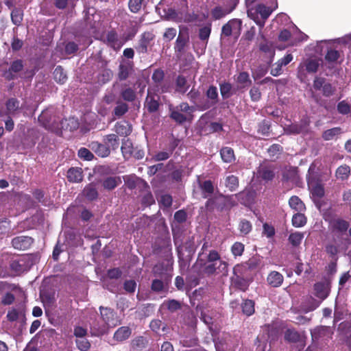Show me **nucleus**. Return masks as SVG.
Listing matches in <instances>:
<instances>
[{
	"label": "nucleus",
	"mask_w": 351,
	"mask_h": 351,
	"mask_svg": "<svg viewBox=\"0 0 351 351\" xmlns=\"http://www.w3.org/2000/svg\"><path fill=\"white\" fill-rule=\"evenodd\" d=\"M101 317L104 324L99 325L97 322H93L91 325L92 335L94 336H100L104 334L107 330V326H115L119 322L117 319L116 313L108 307H99Z\"/></svg>",
	"instance_id": "obj_1"
},
{
	"label": "nucleus",
	"mask_w": 351,
	"mask_h": 351,
	"mask_svg": "<svg viewBox=\"0 0 351 351\" xmlns=\"http://www.w3.org/2000/svg\"><path fill=\"white\" fill-rule=\"evenodd\" d=\"M38 121L47 130L58 132L63 128L64 122H58V119L54 115L51 109L43 110L38 117Z\"/></svg>",
	"instance_id": "obj_2"
},
{
	"label": "nucleus",
	"mask_w": 351,
	"mask_h": 351,
	"mask_svg": "<svg viewBox=\"0 0 351 351\" xmlns=\"http://www.w3.org/2000/svg\"><path fill=\"white\" fill-rule=\"evenodd\" d=\"M206 97L208 101L202 103V104H196L198 110H206L218 102L219 97L217 87L210 86L206 91Z\"/></svg>",
	"instance_id": "obj_3"
},
{
	"label": "nucleus",
	"mask_w": 351,
	"mask_h": 351,
	"mask_svg": "<svg viewBox=\"0 0 351 351\" xmlns=\"http://www.w3.org/2000/svg\"><path fill=\"white\" fill-rule=\"evenodd\" d=\"M134 72V64L132 62L122 60L119 65L117 71V79L119 81L127 80Z\"/></svg>",
	"instance_id": "obj_4"
},
{
	"label": "nucleus",
	"mask_w": 351,
	"mask_h": 351,
	"mask_svg": "<svg viewBox=\"0 0 351 351\" xmlns=\"http://www.w3.org/2000/svg\"><path fill=\"white\" fill-rule=\"evenodd\" d=\"M257 177L268 182L272 180L275 176V168L266 163L261 164L257 169Z\"/></svg>",
	"instance_id": "obj_5"
},
{
	"label": "nucleus",
	"mask_w": 351,
	"mask_h": 351,
	"mask_svg": "<svg viewBox=\"0 0 351 351\" xmlns=\"http://www.w3.org/2000/svg\"><path fill=\"white\" fill-rule=\"evenodd\" d=\"M189 41V35L187 28H180L178 36L176 42L175 50L178 52L183 51L184 48L187 46Z\"/></svg>",
	"instance_id": "obj_6"
},
{
	"label": "nucleus",
	"mask_w": 351,
	"mask_h": 351,
	"mask_svg": "<svg viewBox=\"0 0 351 351\" xmlns=\"http://www.w3.org/2000/svg\"><path fill=\"white\" fill-rule=\"evenodd\" d=\"M23 69V64L21 60H16L11 63L8 70L3 73V77L7 80H12L16 77V74L22 71Z\"/></svg>",
	"instance_id": "obj_7"
},
{
	"label": "nucleus",
	"mask_w": 351,
	"mask_h": 351,
	"mask_svg": "<svg viewBox=\"0 0 351 351\" xmlns=\"http://www.w3.org/2000/svg\"><path fill=\"white\" fill-rule=\"evenodd\" d=\"M33 239L29 237L20 236L12 239V243L15 249L25 250L30 247Z\"/></svg>",
	"instance_id": "obj_8"
},
{
	"label": "nucleus",
	"mask_w": 351,
	"mask_h": 351,
	"mask_svg": "<svg viewBox=\"0 0 351 351\" xmlns=\"http://www.w3.org/2000/svg\"><path fill=\"white\" fill-rule=\"evenodd\" d=\"M160 97L158 95L152 94L148 91L147 97L145 101V108H147L149 112H154L158 110L159 108Z\"/></svg>",
	"instance_id": "obj_9"
},
{
	"label": "nucleus",
	"mask_w": 351,
	"mask_h": 351,
	"mask_svg": "<svg viewBox=\"0 0 351 351\" xmlns=\"http://www.w3.org/2000/svg\"><path fill=\"white\" fill-rule=\"evenodd\" d=\"M308 123L307 121H301L299 123H294L287 125L285 128V132L288 134H298L304 132L306 130Z\"/></svg>",
	"instance_id": "obj_10"
},
{
	"label": "nucleus",
	"mask_w": 351,
	"mask_h": 351,
	"mask_svg": "<svg viewBox=\"0 0 351 351\" xmlns=\"http://www.w3.org/2000/svg\"><path fill=\"white\" fill-rule=\"evenodd\" d=\"M329 223L333 232H346L349 226V224L346 221L338 217L332 218L330 219Z\"/></svg>",
	"instance_id": "obj_11"
},
{
	"label": "nucleus",
	"mask_w": 351,
	"mask_h": 351,
	"mask_svg": "<svg viewBox=\"0 0 351 351\" xmlns=\"http://www.w3.org/2000/svg\"><path fill=\"white\" fill-rule=\"evenodd\" d=\"M104 42L110 47H112L114 50H118L121 47V42L119 40L117 34L110 31L104 36Z\"/></svg>",
	"instance_id": "obj_12"
},
{
	"label": "nucleus",
	"mask_w": 351,
	"mask_h": 351,
	"mask_svg": "<svg viewBox=\"0 0 351 351\" xmlns=\"http://www.w3.org/2000/svg\"><path fill=\"white\" fill-rule=\"evenodd\" d=\"M169 279L165 278L164 280L154 279L152 280L151 289L156 293H161L168 289Z\"/></svg>",
	"instance_id": "obj_13"
},
{
	"label": "nucleus",
	"mask_w": 351,
	"mask_h": 351,
	"mask_svg": "<svg viewBox=\"0 0 351 351\" xmlns=\"http://www.w3.org/2000/svg\"><path fill=\"white\" fill-rule=\"evenodd\" d=\"M231 282L233 287L242 291H245L249 286L248 280L243 276H232L231 277Z\"/></svg>",
	"instance_id": "obj_14"
},
{
	"label": "nucleus",
	"mask_w": 351,
	"mask_h": 351,
	"mask_svg": "<svg viewBox=\"0 0 351 351\" xmlns=\"http://www.w3.org/2000/svg\"><path fill=\"white\" fill-rule=\"evenodd\" d=\"M241 26V21L238 19L231 20L222 27V34L226 36H229L234 29H240Z\"/></svg>",
	"instance_id": "obj_15"
},
{
	"label": "nucleus",
	"mask_w": 351,
	"mask_h": 351,
	"mask_svg": "<svg viewBox=\"0 0 351 351\" xmlns=\"http://www.w3.org/2000/svg\"><path fill=\"white\" fill-rule=\"evenodd\" d=\"M217 263L215 262L212 263L205 267V272L208 274H214L217 269H218L221 272L226 273L228 271V264L226 262L223 261H220L218 267L216 266Z\"/></svg>",
	"instance_id": "obj_16"
},
{
	"label": "nucleus",
	"mask_w": 351,
	"mask_h": 351,
	"mask_svg": "<svg viewBox=\"0 0 351 351\" xmlns=\"http://www.w3.org/2000/svg\"><path fill=\"white\" fill-rule=\"evenodd\" d=\"M283 276L278 271H271L267 276V282L273 287H280L283 282Z\"/></svg>",
	"instance_id": "obj_17"
},
{
	"label": "nucleus",
	"mask_w": 351,
	"mask_h": 351,
	"mask_svg": "<svg viewBox=\"0 0 351 351\" xmlns=\"http://www.w3.org/2000/svg\"><path fill=\"white\" fill-rule=\"evenodd\" d=\"M132 330L128 326H122L117 330L114 334V339L118 341H123L130 337Z\"/></svg>",
	"instance_id": "obj_18"
},
{
	"label": "nucleus",
	"mask_w": 351,
	"mask_h": 351,
	"mask_svg": "<svg viewBox=\"0 0 351 351\" xmlns=\"http://www.w3.org/2000/svg\"><path fill=\"white\" fill-rule=\"evenodd\" d=\"M91 149L101 157H106L110 154V148L106 145L97 142H93L90 145Z\"/></svg>",
	"instance_id": "obj_19"
},
{
	"label": "nucleus",
	"mask_w": 351,
	"mask_h": 351,
	"mask_svg": "<svg viewBox=\"0 0 351 351\" xmlns=\"http://www.w3.org/2000/svg\"><path fill=\"white\" fill-rule=\"evenodd\" d=\"M67 178L72 182H80L82 180V171L80 168H71L67 171Z\"/></svg>",
	"instance_id": "obj_20"
},
{
	"label": "nucleus",
	"mask_w": 351,
	"mask_h": 351,
	"mask_svg": "<svg viewBox=\"0 0 351 351\" xmlns=\"http://www.w3.org/2000/svg\"><path fill=\"white\" fill-rule=\"evenodd\" d=\"M319 62L315 59H308L300 65V71L304 68L309 73H315L319 67Z\"/></svg>",
	"instance_id": "obj_21"
},
{
	"label": "nucleus",
	"mask_w": 351,
	"mask_h": 351,
	"mask_svg": "<svg viewBox=\"0 0 351 351\" xmlns=\"http://www.w3.org/2000/svg\"><path fill=\"white\" fill-rule=\"evenodd\" d=\"M115 132L121 136H128L132 132L131 125L126 121H120L115 125Z\"/></svg>",
	"instance_id": "obj_22"
},
{
	"label": "nucleus",
	"mask_w": 351,
	"mask_h": 351,
	"mask_svg": "<svg viewBox=\"0 0 351 351\" xmlns=\"http://www.w3.org/2000/svg\"><path fill=\"white\" fill-rule=\"evenodd\" d=\"M121 183L119 176L108 177L103 181V186L107 190H112Z\"/></svg>",
	"instance_id": "obj_23"
},
{
	"label": "nucleus",
	"mask_w": 351,
	"mask_h": 351,
	"mask_svg": "<svg viewBox=\"0 0 351 351\" xmlns=\"http://www.w3.org/2000/svg\"><path fill=\"white\" fill-rule=\"evenodd\" d=\"M237 0H234L233 5L230 9L223 10L221 7H216L212 12L213 17L215 19H220L226 14L231 12L236 7Z\"/></svg>",
	"instance_id": "obj_24"
},
{
	"label": "nucleus",
	"mask_w": 351,
	"mask_h": 351,
	"mask_svg": "<svg viewBox=\"0 0 351 351\" xmlns=\"http://www.w3.org/2000/svg\"><path fill=\"white\" fill-rule=\"evenodd\" d=\"M177 110H179L184 114H187L188 120L191 119L193 117L192 113L197 110L196 105L194 106H190L186 102H182L178 106L175 107Z\"/></svg>",
	"instance_id": "obj_25"
},
{
	"label": "nucleus",
	"mask_w": 351,
	"mask_h": 351,
	"mask_svg": "<svg viewBox=\"0 0 351 351\" xmlns=\"http://www.w3.org/2000/svg\"><path fill=\"white\" fill-rule=\"evenodd\" d=\"M315 294L321 300H324L328 295V290L327 286L322 283H316L314 286Z\"/></svg>",
	"instance_id": "obj_26"
},
{
	"label": "nucleus",
	"mask_w": 351,
	"mask_h": 351,
	"mask_svg": "<svg viewBox=\"0 0 351 351\" xmlns=\"http://www.w3.org/2000/svg\"><path fill=\"white\" fill-rule=\"evenodd\" d=\"M171 114L170 117L178 123H182L188 121L187 114H184L177 110L175 107H170L169 108Z\"/></svg>",
	"instance_id": "obj_27"
},
{
	"label": "nucleus",
	"mask_w": 351,
	"mask_h": 351,
	"mask_svg": "<svg viewBox=\"0 0 351 351\" xmlns=\"http://www.w3.org/2000/svg\"><path fill=\"white\" fill-rule=\"evenodd\" d=\"M121 149L124 158H129L133 155V145L129 139H124L123 141Z\"/></svg>",
	"instance_id": "obj_28"
},
{
	"label": "nucleus",
	"mask_w": 351,
	"mask_h": 351,
	"mask_svg": "<svg viewBox=\"0 0 351 351\" xmlns=\"http://www.w3.org/2000/svg\"><path fill=\"white\" fill-rule=\"evenodd\" d=\"M236 82L240 88H245L251 84V80L247 72H241L236 77Z\"/></svg>",
	"instance_id": "obj_29"
},
{
	"label": "nucleus",
	"mask_w": 351,
	"mask_h": 351,
	"mask_svg": "<svg viewBox=\"0 0 351 351\" xmlns=\"http://www.w3.org/2000/svg\"><path fill=\"white\" fill-rule=\"evenodd\" d=\"M220 154L222 160L225 162H232L234 161L235 156L234 154V151L230 147H223L220 151Z\"/></svg>",
	"instance_id": "obj_30"
},
{
	"label": "nucleus",
	"mask_w": 351,
	"mask_h": 351,
	"mask_svg": "<svg viewBox=\"0 0 351 351\" xmlns=\"http://www.w3.org/2000/svg\"><path fill=\"white\" fill-rule=\"evenodd\" d=\"M199 186L202 191L203 197L204 198L208 197L214 192V186L213 185V183L210 180H206L202 183H200Z\"/></svg>",
	"instance_id": "obj_31"
},
{
	"label": "nucleus",
	"mask_w": 351,
	"mask_h": 351,
	"mask_svg": "<svg viewBox=\"0 0 351 351\" xmlns=\"http://www.w3.org/2000/svg\"><path fill=\"white\" fill-rule=\"evenodd\" d=\"M189 88L186 78L183 76H178L176 80V90L182 94L185 93Z\"/></svg>",
	"instance_id": "obj_32"
},
{
	"label": "nucleus",
	"mask_w": 351,
	"mask_h": 351,
	"mask_svg": "<svg viewBox=\"0 0 351 351\" xmlns=\"http://www.w3.org/2000/svg\"><path fill=\"white\" fill-rule=\"evenodd\" d=\"M162 306L167 308L170 312L173 313L181 308V302L176 300H165L162 303Z\"/></svg>",
	"instance_id": "obj_33"
},
{
	"label": "nucleus",
	"mask_w": 351,
	"mask_h": 351,
	"mask_svg": "<svg viewBox=\"0 0 351 351\" xmlns=\"http://www.w3.org/2000/svg\"><path fill=\"white\" fill-rule=\"evenodd\" d=\"M104 142L108 146V147H111L114 150L119 147V138L114 134L106 136L104 138Z\"/></svg>",
	"instance_id": "obj_34"
},
{
	"label": "nucleus",
	"mask_w": 351,
	"mask_h": 351,
	"mask_svg": "<svg viewBox=\"0 0 351 351\" xmlns=\"http://www.w3.org/2000/svg\"><path fill=\"white\" fill-rule=\"evenodd\" d=\"M247 15L261 27H263L265 25V21H261L259 17V12L257 10V6H256L254 8L248 10Z\"/></svg>",
	"instance_id": "obj_35"
},
{
	"label": "nucleus",
	"mask_w": 351,
	"mask_h": 351,
	"mask_svg": "<svg viewBox=\"0 0 351 351\" xmlns=\"http://www.w3.org/2000/svg\"><path fill=\"white\" fill-rule=\"evenodd\" d=\"M289 206L294 210L301 212L305 209V206L300 199L297 196H293L289 202Z\"/></svg>",
	"instance_id": "obj_36"
},
{
	"label": "nucleus",
	"mask_w": 351,
	"mask_h": 351,
	"mask_svg": "<svg viewBox=\"0 0 351 351\" xmlns=\"http://www.w3.org/2000/svg\"><path fill=\"white\" fill-rule=\"evenodd\" d=\"M20 102L14 98L8 99L6 103L7 113L14 114L19 109Z\"/></svg>",
	"instance_id": "obj_37"
},
{
	"label": "nucleus",
	"mask_w": 351,
	"mask_h": 351,
	"mask_svg": "<svg viewBox=\"0 0 351 351\" xmlns=\"http://www.w3.org/2000/svg\"><path fill=\"white\" fill-rule=\"evenodd\" d=\"M350 174V168L349 166L341 165L336 171V176L338 179L342 180L347 179Z\"/></svg>",
	"instance_id": "obj_38"
},
{
	"label": "nucleus",
	"mask_w": 351,
	"mask_h": 351,
	"mask_svg": "<svg viewBox=\"0 0 351 351\" xmlns=\"http://www.w3.org/2000/svg\"><path fill=\"white\" fill-rule=\"evenodd\" d=\"M341 133L340 128H334L324 132L322 137L325 141H330L334 139L336 136Z\"/></svg>",
	"instance_id": "obj_39"
},
{
	"label": "nucleus",
	"mask_w": 351,
	"mask_h": 351,
	"mask_svg": "<svg viewBox=\"0 0 351 351\" xmlns=\"http://www.w3.org/2000/svg\"><path fill=\"white\" fill-rule=\"evenodd\" d=\"M83 193L90 200L95 199L98 196L97 191L93 184L86 186L83 191Z\"/></svg>",
	"instance_id": "obj_40"
},
{
	"label": "nucleus",
	"mask_w": 351,
	"mask_h": 351,
	"mask_svg": "<svg viewBox=\"0 0 351 351\" xmlns=\"http://www.w3.org/2000/svg\"><path fill=\"white\" fill-rule=\"evenodd\" d=\"M225 185L230 191H235L239 186V179L237 176L231 175L226 178Z\"/></svg>",
	"instance_id": "obj_41"
},
{
	"label": "nucleus",
	"mask_w": 351,
	"mask_h": 351,
	"mask_svg": "<svg viewBox=\"0 0 351 351\" xmlns=\"http://www.w3.org/2000/svg\"><path fill=\"white\" fill-rule=\"evenodd\" d=\"M54 79L56 82L60 84H64L66 80V75L62 67L58 66L53 71Z\"/></svg>",
	"instance_id": "obj_42"
},
{
	"label": "nucleus",
	"mask_w": 351,
	"mask_h": 351,
	"mask_svg": "<svg viewBox=\"0 0 351 351\" xmlns=\"http://www.w3.org/2000/svg\"><path fill=\"white\" fill-rule=\"evenodd\" d=\"M236 195L239 197V199L240 200L241 204L246 205L249 204L253 199L254 193L249 191H246L239 193Z\"/></svg>",
	"instance_id": "obj_43"
},
{
	"label": "nucleus",
	"mask_w": 351,
	"mask_h": 351,
	"mask_svg": "<svg viewBox=\"0 0 351 351\" xmlns=\"http://www.w3.org/2000/svg\"><path fill=\"white\" fill-rule=\"evenodd\" d=\"M24 312L22 309L17 310L16 308H12L8 311L7 318L10 322H14L21 317H24Z\"/></svg>",
	"instance_id": "obj_44"
},
{
	"label": "nucleus",
	"mask_w": 351,
	"mask_h": 351,
	"mask_svg": "<svg viewBox=\"0 0 351 351\" xmlns=\"http://www.w3.org/2000/svg\"><path fill=\"white\" fill-rule=\"evenodd\" d=\"M23 13L21 9L15 8L11 13L12 23L16 25H19L23 21Z\"/></svg>",
	"instance_id": "obj_45"
},
{
	"label": "nucleus",
	"mask_w": 351,
	"mask_h": 351,
	"mask_svg": "<svg viewBox=\"0 0 351 351\" xmlns=\"http://www.w3.org/2000/svg\"><path fill=\"white\" fill-rule=\"evenodd\" d=\"M285 339L290 342H298L300 339V335L296 330L288 329L285 332Z\"/></svg>",
	"instance_id": "obj_46"
},
{
	"label": "nucleus",
	"mask_w": 351,
	"mask_h": 351,
	"mask_svg": "<svg viewBox=\"0 0 351 351\" xmlns=\"http://www.w3.org/2000/svg\"><path fill=\"white\" fill-rule=\"evenodd\" d=\"M257 10L259 12L261 21H264L265 22L272 12V10H270L269 8L262 4L257 5Z\"/></svg>",
	"instance_id": "obj_47"
},
{
	"label": "nucleus",
	"mask_w": 351,
	"mask_h": 351,
	"mask_svg": "<svg viewBox=\"0 0 351 351\" xmlns=\"http://www.w3.org/2000/svg\"><path fill=\"white\" fill-rule=\"evenodd\" d=\"M306 222V217L302 213H296L293 216L292 223L295 227H302Z\"/></svg>",
	"instance_id": "obj_48"
},
{
	"label": "nucleus",
	"mask_w": 351,
	"mask_h": 351,
	"mask_svg": "<svg viewBox=\"0 0 351 351\" xmlns=\"http://www.w3.org/2000/svg\"><path fill=\"white\" fill-rule=\"evenodd\" d=\"M247 271H250L245 263L238 264L233 269V276L245 277Z\"/></svg>",
	"instance_id": "obj_49"
},
{
	"label": "nucleus",
	"mask_w": 351,
	"mask_h": 351,
	"mask_svg": "<svg viewBox=\"0 0 351 351\" xmlns=\"http://www.w3.org/2000/svg\"><path fill=\"white\" fill-rule=\"evenodd\" d=\"M254 305L252 300H245L242 304L243 312L248 316L252 315L254 312Z\"/></svg>",
	"instance_id": "obj_50"
},
{
	"label": "nucleus",
	"mask_w": 351,
	"mask_h": 351,
	"mask_svg": "<svg viewBox=\"0 0 351 351\" xmlns=\"http://www.w3.org/2000/svg\"><path fill=\"white\" fill-rule=\"evenodd\" d=\"M303 238L304 234L302 233L294 232L289 235V240L293 245L298 246L300 244Z\"/></svg>",
	"instance_id": "obj_51"
},
{
	"label": "nucleus",
	"mask_w": 351,
	"mask_h": 351,
	"mask_svg": "<svg viewBox=\"0 0 351 351\" xmlns=\"http://www.w3.org/2000/svg\"><path fill=\"white\" fill-rule=\"evenodd\" d=\"M78 156L84 160H91L94 156L90 150L85 147H82L78 150Z\"/></svg>",
	"instance_id": "obj_52"
},
{
	"label": "nucleus",
	"mask_w": 351,
	"mask_h": 351,
	"mask_svg": "<svg viewBox=\"0 0 351 351\" xmlns=\"http://www.w3.org/2000/svg\"><path fill=\"white\" fill-rule=\"evenodd\" d=\"M239 228L241 234H247L252 230V224L250 221L243 219L240 221Z\"/></svg>",
	"instance_id": "obj_53"
},
{
	"label": "nucleus",
	"mask_w": 351,
	"mask_h": 351,
	"mask_svg": "<svg viewBox=\"0 0 351 351\" xmlns=\"http://www.w3.org/2000/svg\"><path fill=\"white\" fill-rule=\"evenodd\" d=\"M143 0H130L128 3L129 8L134 13L138 12L142 8Z\"/></svg>",
	"instance_id": "obj_54"
},
{
	"label": "nucleus",
	"mask_w": 351,
	"mask_h": 351,
	"mask_svg": "<svg viewBox=\"0 0 351 351\" xmlns=\"http://www.w3.org/2000/svg\"><path fill=\"white\" fill-rule=\"evenodd\" d=\"M76 345L81 351H87L90 348V343L85 338H81L76 340Z\"/></svg>",
	"instance_id": "obj_55"
},
{
	"label": "nucleus",
	"mask_w": 351,
	"mask_h": 351,
	"mask_svg": "<svg viewBox=\"0 0 351 351\" xmlns=\"http://www.w3.org/2000/svg\"><path fill=\"white\" fill-rule=\"evenodd\" d=\"M243 251L244 245L240 242L234 243L231 247V252L234 256H241Z\"/></svg>",
	"instance_id": "obj_56"
},
{
	"label": "nucleus",
	"mask_w": 351,
	"mask_h": 351,
	"mask_svg": "<svg viewBox=\"0 0 351 351\" xmlns=\"http://www.w3.org/2000/svg\"><path fill=\"white\" fill-rule=\"evenodd\" d=\"M121 96L124 100H126L128 101H132L133 100H134V99L136 97L134 91L130 88L125 89L121 93Z\"/></svg>",
	"instance_id": "obj_57"
},
{
	"label": "nucleus",
	"mask_w": 351,
	"mask_h": 351,
	"mask_svg": "<svg viewBox=\"0 0 351 351\" xmlns=\"http://www.w3.org/2000/svg\"><path fill=\"white\" fill-rule=\"evenodd\" d=\"M232 86L229 83H223L220 85V91L223 98H228L230 95Z\"/></svg>",
	"instance_id": "obj_58"
},
{
	"label": "nucleus",
	"mask_w": 351,
	"mask_h": 351,
	"mask_svg": "<svg viewBox=\"0 0 351 351\" xmlns=\"http://www.w3.org/2000/svg\"><path fill=\"white\" fill-rule=\"evenodd\" d=\"M244 263L250 271L254 270L259 265L260 259L256 257H252Z\"/></svg>",
	"instance_id": "obj_59"
},
{
	"label": "nucleus",
	"mask_w": 351,
	"mask_h": 351,
	"mask_svg": "<svg viewBox=\"0 0 351 351\" xmlns=\"http://www.w3.org/2000/svg\"><path fill=\"white\" fill-rule=\"evenodd\" d=\"M128 110V105L125 103H120L119 104L114 108V114L118 116L121 117L123 114H124Z\"/></svg>",
	"instance_id": "obj_60"
},
{
	"label": "nucleus",
	"mask_w": 351,
	"mask_h": 351,
	"mask_svg": "<svg viewBox=\"0 0 351 351\" xmlns=\"http://www.w3.org/2000/svg\"><path fill=\"white\" fill-rule=\"evenodd\" d=\"M211 32V28L210 26H205L199 29V38L202 40H206L208 39Z\"/></svg>",
	"instance_id": "obj_61"
},
{
	"label": "nucleus",
	"mask_w": 351,
	"mask_h": 351,
	"mask_svg": "<svg viewBox=\"0 0 351 351\" xmlns=\"http://www.w3.org/2000/svg\"><path fill=\"white\" fill-rule=\"evenodd\" d=\"M312 194L314 197L317 198H320L324 195V187L320 184H316L312 188Z\"/></svg>",
	"instance_id": "obj_62"
},
{
	"label": "nucleus",
	"mask_w": 351,
	"mask_h": 351,
	"mask_svg": "<svg viewBox=\"0 0 351 351\" xmlns=\"http://www.w3.org/2000/svg\"><path fill=\"white\" fill-rule=\"evenodd\" d=\"M125 184L130 189H134L136 187V182L137 178L133 176H126L123 177Z\"/></svg>",
	"instance_id": "obj_63"
},
{
	"label": "nucleus",
	"mask_w": 351,
	"mask_h": 351,
	"mask_svg": "<svg viewBox=\"0 0 351 351\" xmlns=\"http://www.w3.org/2000/svg\"><path fill=\"white\" fill-rule=\"evenodd\" d=\"M177 31L174 28H167L163 34L164 38L167 41H170L175 38L176 36Z\"/></svg>",
	"instance_id": "obj_64"
}]
</instances>
